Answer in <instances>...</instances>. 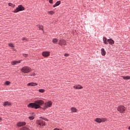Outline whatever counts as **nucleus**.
<instances>
[{
  "label": "nucleus",
  "instance_id": "1",
  "mask_svg": "<svg viewBox=\"0 0 130 130\" xmlns=\"http://www.w3.org/2000/svg\"><path fill=\"white\" fill-rule=\"evenodd\" d=\"M44 104V102L41 100L35 101L34 103H30L27 107L30 108H35V109H38L41 108V106Z\"/></svg>",
  "mask_w": 130,
  "mask_h": 130
},
{
  "label": "nucleus",
  "instance_id": "2",
  "mask_svg": "<svg viewBox=\"0 0 130 130\" xmlns=\"http://www.w3.org/2000/svg\"><path fill=\"white\" fill-rule=\"evenodd\" d=\"M21 72H22V73H24V74H28V73H30V72H31V69L30 67L28 66H25L23 67L21 69Z\"/></svg>",
  "mask_w": 130,
  "mask_h": 130
},
{
  "label": "nucleus",
  "instance_id": "3",
  "mask_svg": "<svg viewBox=\"0 0 130 130\" xmlns=\"http://www.w3.org/2000/svg\"><path fill=\"white\" fill-rule=\"evenodd\" d=\"M37 123L39 127H41V128H43L45 125V121H43V120H38L37 121Z\"/></svg>",
  "mask_w": 130,
  "mask_h": 130
},
{
  "label": "nucleus",
  "instance_id": "4",
  "mask_svg": "<svg viewBox=\"0 0 130 130\" xmlns=\"http://www.w3.org/2000/svg\"><path fill=\"white\" fill-rule=\"evenodd\" d=\"M24 10H25V8L23 7V6L19 5L17 7V8L13 11V13H19V12L24 11Z\"/></svg>",
  "mask_w": 130,
  "mask_h": 130
},
{
  "label": "nucleus",
  "instance_id": "5",
  "mask_svg": "<svg viewBox=\"0 0 130 130\" xmlns=\"http://www.w3.org/2000/svg\"><path fill=\"white\" fill-rule=\"evenodd\" d=\"M51 106H52V102H51V101L47 102L44 104L43 109L45 110V109L49 107H51Z\"/></svg>",
  "mask_w": 130,
  "mask_h": 130
},
{
  "label": "nucleus",
  "instance_id": "6",
  "mask_svg": "<svg viewBox=\"0 0 130 130\" xmlns=\"http://www.w3.org/2000/svg\"><path fill=\"white\" fill-rule=\"evenodd\" d=\"M107 119L105 118H96L94 119V121L98 122V123H101V122H105Z\"/></svg>",
  "mask_w": 130,
  "mask_h": 130
},
{
  "label": "nucleus",
  "instance_id": "7",
  "mask_svg": "<svg viewBox=\"0 0 130 130\" xmlns=\"http://www.w3.org/2000/svg\"><path fill=\"white\" fill-rule=\"evenodd\" d=\"M117 109L119 112H120V113H123V112L125 111L126 108H125V107L123 106H119Z\"/></svg>",
  "mask_w": 130,
  "mask_h": 130
},
{
  "label": "nucleus",
  "instance_id": "8",
  "mask_svg": "<svg viewBox=\"0 0 130 130\" xmlns=\"http://www.w3.org/2000/svg\"><path fill=\"white\" fill-rule=\"evenodd\" d=\"M67 43H68V42H67V41H66V40L61 39L59 40L58 44L61 46H62V45H67Z\"/></svg>",
  "mask_w": 130,
  "mask_h": 130
},
{
  "label": "nucleus",
  "instance_id": "9",
  "mask_svg": "<svg viewBox=\"0 0 130 130\" xmlns=\"http://www.w3.org/2000/svg\"><path fill=\"white\" fill-rule=\"evenodd\" d=\"M42 54L44 57H47V56H49V55H50V53L49 52L45 51L43 52Z\"/></svg>",
  "mask_w": 130,
  "mask_h": 130
},
{
  "label": "nucleus",
  "instance_id": "10",
  "mask_svg": "<svg viewBox=\"0 0 130 130\" xmlns=\"http://www.w3.org/2000/svg\"><path fill=\"white\" fill-rule=\"evenodd\" d=\"M38 84L35 82H30L27 84V86H29L30 87H35V86H38Z\"/></svg>",
  "mask_w": 130,
  "mask_h": 130
},
{
  "label": "nucleus",
  "instance_id": "11",
  "mask_svg": "<svg viewBox=\"0 0 130 130\" xmlns=\"http://www.w3.org/2000/svg\"><path fill=\"white\" fill-rule=\"evenodd\" d=\"M21 61L22 60H20L19 61H13L11 62V64H12V66H15L16 64H18V63H20Z\"/></svg>",
  "mask_w": 130,
  "mask_h": 130
},
{
  "label": "nucleus",
  "instance_id": "12",
  "mask_svg": "<svg viewBox=\"0 0 130 130\" xmlns=\"http://www.w3.org/2000/svg\"><path fill=\"white\" fill-rule=\"evenodd\" d=\"M24 125H26V122H18L17 123L18 126H23Z\"/></svg>",
  "mask_w": 130,
  "mask_h": 130
},
{
  "label": "nucleus",
  "instance_id": "13",
  "mask_svg": "<svg viewBox=\"0 0 130 130\" xmlns=\"http://www.w3.org/2000/svg\"><path fill=\"white\" fill-rule=\"evenodd\" d=\"M11 105H12V103L7 101L4 103L3 106H11Z\"/></svg>",
  "mask_w": 130,
  "mask_h": 130
},
{
  "label": "nucleus",
  "instance_id": "14",
  "mask_svg": "<svg viewBox=\"0 0 130 130\" xmlns=\"http://www.w3.org/2000/svg\"><path fill=\"white\" fill-rule=\"evenodd\" d=\"M101 54L103 56H105L106 54V51H105V49L104 48H102L101 49Z\"/></svg>",
  "mask_w": 130,
  "mask_h": 130
},
{
  "label": "nucleus",
  "instance_id": "15",
  "mask_svg": "<svg viewBox=\"0 0 130 130\" xmlns=\"http://www.w3.org/2000/svg\"><path fill=\"white\" fill-rule=\"evenodd\" d=\"M75 89H83V86L80 85H76L74 86Z\"/></svg>",
  "mask_w": 130,
  "mask_h": 130
},
{
  "label": "nucleus",
  "instance_id": "16",
  "mask_svg": "<svg viewBox=\"0 0 130 130\" xmlns=\"http://www.w3.org/2000/svg\"><path fill=\"white\" fill-rule=\"evenodd\" d=\"M108 43H109V44L112 45V44H114V41H113L112 39H109L108 40Z\"/></svg>",
  "mask_w": 130,
  "mask_h": 130
},
{
  "label": "nucleus",
  "instance_id": "17",
  "mask_svg": "<svg viewBox=\"0 0 130 130\" xmlns=\"http://www.w3.org/2000/svg\"><path fill=\"white\" fill-rule=\"evenodd\" d=\"M71 109L72 112H77V111H78V109H77V108L75 107H72L71 108Z\"/></svg>",
  "mask_w": 130,
  "mask_h": 130
},
{
  "label": "nucleus",
  "instance_id": "18",
  "mask_svg": "<svg viewBox=\"0 0 130 130\" xmlns=\"http://www.w3.org/2000/svg\"><path fill=\"white\" fill-rule=\"evenodd\" d=\"M60 1H57L54 5L53 8H55V7H57V6H59V4H60Z\"/></svg>",
  "mask_w": 130,
  "mask_h": 130
},
{
  "label": "nucleus",
  "instance_id": "19",
  "mask_svg": "<svg viewBox=\"0 0 130 130\" xmlns=\"http://www.w3.org/2000/svg\"><path fill=\"white\" fill-rule=\"evenodd\" d=\"M103 42L105 44H108V41H107V39L105 37L103 38Z\"/></svg>",
  "mask_w": 130,
  "mask_h": 130
},
{
  "label": "nucleus",
  "instance_id": "20",
  "mask_svg": "<svg viewBox=\"0 0 130 130\" xmlns=\"http://www.w3.org/2000/svg\"><path fill=\"white\" fill-rule=\"evenodd\" d=\"M124 80H130V76H121Z\"/></svg>",
  "mask_w": 130,
  "mask_h": 130
},
{
  "label": "nucleus",
  "instance_id": "21",
  "mask_svg": "<svg viewBox=\"0 0 130 130\" xmlns=\"http://www.w3.org/2000/svg\"><path fill=\"white\" fill-rule=\"evenodd\" d=\"M8 6H9V7H12V8H15V7H16L15 4H13L11 3H8Z\"/></svg>",
  "mask_w": 130,
  "mask_h": 130
},
{
  "label": "nucleus",
  "instance_id": "22",
  "mask_svg": "<svg viewBox=\"0 0 130 130\" xmlns=\"http://www.w3.org/2000/svg\"><path fill=\"white\" fill-rule=\"evenodd\" d=\"M20 130H30V129H29V128L27 127L24 126L21 128Z\"/></svg>",
  "mask_w": 130,
  "mask_h": 130
},
{
  "label": "nucleus",
  "instance_id": "23",
  "mask_svg": "<svg viewBox=\"0 0 130 130\" xmlns=\"http://www.w3.org/2000/svg\"><path fill=\"white\" fill-rule=\"evenodd\" d=\"M48 14H49V15H53L54 14V11H48Z\"/></svg>",
  "mask_w": 130,
  "mask_h": 130
},
{
  "label": "nucleus",
  "instance_id": "24",
  "mask_svg": "<svg viewBox=\"0 0 130 130\" xmlns=\"http://www.w3.org/2000/svg\"><path fill=\"white\" fill-rule=\"evenodd\" d=\"M39 92L40 93H44V92H45V89H40L39 90Z\"/></svg>",
  "mask_w": 130,
  "mask_h": 130
},
{
  "label": "nucleus",
  "instance_id": "25",
  "mask_svg": "<svg viewBox=\"0 0 130 130\" xmlns=\"http://www.w3.org/2000/svg\"><path fill=\"white\" fill-rule=\"evenodd\" d=\"M53 43H57V40L56 39H53L52 40Z\"/></svg>",
  "mask_w": 130,
  "mask_h": 130
},
{
  "label": "nucleus",
  "instance_id": "26",
  "mask_svg": "<svg viewBox=\"0 0 130 130\" xmlns=\"http://www.w3.org/2000/svg\"><path fill=\"white\" fill-rule=\"evenodd\" d=\"M29 119H30V120H33V119H34L35 117L34 116H29L28 117Z\"/></svg>",
  "mask_w": 130,
  "mask_h": 130
},
{
  "label": "nucleus",
  "instance_id": "27",
  "mask_svg": "<svg viewBox=\"0 0 130 130\" xmlns=\"http://www.w3.org/2000/svg\"><path fill=\"white\" fill-rule=\"evenodd\" d=\"M10 84H11V82L10 81H7L5 82L6 85H10Z\"/></svg>",
  "mask_w": 130,
  "mask_h": 130
},
{
  "label": "nucleus",
  "instance_id": "28",
  "mask_svg": "<svg viewBox=\"0 0 130 130\" xmlns=\"http://www.w3.org/2000/svg\"><path fill=\"white\" fill-rule=\"evenodd\" d=\"M38 28H39L40 30H43V26H42L41 25H38Z\"/></svg>",
  "mask_w": 130,
  "mask_h": 130
},
{
  "label": "nucleus",
  "instance_id": "29",
  "mask_svg": "<svg viewBox=\"0 0 130 130\" xmlns=\"http://www.w3.org/2000/svg\"><path fill=\"white\" fill-rule=\"evenodd\" d=\"M9 46H10V47H14V44L12 43H10L9 44Z\"/></svg>",
  "mask_w": 130,
  "mask_h": 130
},
{
  "label": "nucleus",
  "instance_id": "30",
  "mask_svg": "<svg viewBox=\"0 0 130 130\" xmlns=\"http://www.w3.org/2000/svg\"><path fill=\"white\" fill-rule=\"evenodd\" d=\"M49 3L50 4H53V0H49Z\"/></svg>",
  "mask_w": 130,
  "mask_h": 130
},
{
  "label": "nucleus",
  "instance_id": "31",
  "mask_svg": "<svg viewBox=\"0 0 130 130\" xmlns=\"http://www.w3.org/2000/svg\"><path fill=\"white\" fill-rule=\"evenodd\" d=\"M23 56L24 57H27V56H28V54H23Z\"/></svg>",
  "mask_w": 130,
  "mask_h": 130
},
{
  "label": "nucleus",
  "instance_id": "32",
  "mask_svg": "<svg viewBox=\"0 0 130 130\" xmlns=\"http://www.w3.org/2000/svg\"><path fill=\"white\" fill-rule=\"evenodd\" d=\"M69 55H70V54H68V53H65V54H64V56H66V57L69 56Z\"/></svg>",
  "mask_w": 130,
  "mask_h": 130
},
{
  "label": "nucleus",
  "instance_id": "33",
  "mask_svg": "<svg viewBox=\"0 0 130 130\" xmlns=\"http://www.w3.org/2000/svg\"><path fill=\"white\" fill-rule=\"evenodd\" d=\"M22 40L24 41V40H27V39H26L25 38H23L22 39Z\"/></svg>",
  "mask_w": 130,
  "mask_h": 130
},
{
  "label": "nucleus",
  "instance_id": "34",
  "mask_svg": "<svg viewBox=\"0 0 130 130\" xmlns=\"http://www.w3.org/2000/svg\"><path fill=\"white\" fill-rule=\"evenodd\" d=\"M30 76H35V73L31 74Z\"/></svg>",
  "mask_w": 130,
  "mask_h": 130
},
{
  "label": "nucleus",
  "instance_id": "35",
  "mask_svg": "<svg viewBox=\"0 0 130 130\" xmlns=\"http://www.w3.org/2000/svg\"><path fill=\"white\" fill-rule=\"evenodd\" d=\"M42 119H44V120H47V119H46V118H42Z\"/></svg>",
  "mask_w": 130,
  "mask_h": 130
},
{
  "label": "nucleus",
  "instance_id": "36",
  "mask_svg": "<svg viewBox=\"0 0 130 130\" xmlns=\"http://www.w3.org/2000/svg\"><path fill=\"white\" fill-rule=\"evenodd\" d=\"M2 120H3V119L2 118V117H0V121H2Z\"/></svg>",
  "mask_w": 130,
  "mask_h": 130
},
{
  "label": "nucleus",
  "instance_id": "37",
  "mask_svg": "<svg viewBox=\"0 0 130 130\" xmlns=\"http://www.w3.org/2000/svg\"><path fill=\"white\" fill-rule=\"evenodd\" d=\"M128 129H130V126L128 127Z\"/></svg>",
  "mask_w": 130,
  "mask_h": 130
}]
</instances>
